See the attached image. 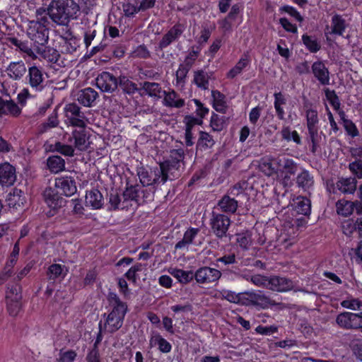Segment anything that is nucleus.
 I'll return each mask as SVG.
<instances>
[{"instance_id":"f257e3e1","label":"nucleus","mask_w":362,"mask_h":362,"mask_svg":"<svg viewBox=\"0 0 362 362\" xmlns=\"http://www.w3.org/2000/svg\"><path fill=\"white\" fill-rule=\"evenodd\" d=\"M107 299L111 310L107 315H103L105 322L103 327L100 326V332L103 329L104 332L112 333L122 326L127 312V305L122 302L115 293H110Z\"/></svg>"},{"instance_id":"f03ea898","label":"nucleus","mask_w":362,"mask_h":362,"mask_svg":"<svg viewBox=\"0 0 362 362\" xmlns=\"http://www.w3.org/2000/svg\"><path fill=\"white\" fill-rule=\"evenodd\" d=\"M79 11L74 0L52 1L47 7V15L59 25H66L69 20L76 18Z\"/></svg>"},{"instance_id":"7ed1b4c3","label":"nucleus","mask_w":362,"mask_h":362,"mask_svg":"<svg viewBox=\"0 0 362 362\" xmlns=\"http://www.w3.org/2000/svg\"><path fill=\"white\" fill-rule=\"evenodd\" d=\"M173 167L169 161H165L160 164L159 168L149 170L140 169L138 176L143 186H150L159 182L165 183L169 178V173Z\"/></svg>"},{"instance_id":"20e7f679","label":"nucleus","mask_w":362,"mask_h":362,"mask_svg":"<svg viewBox=\"0 0 362 362\" xmlns=\"http://www.w3.org/2000/svg\"><path fill=\"white\" fill-rule=\"evenodd\" d=\"M276 165V176L284 186H290L293 182L292 177L297 170V165L292 159L284 156L276 157V161L274 163Z\"/></svg>"},{"instance_id":"39448f33","label":"nucleus","mask_w":362,"mask_h":362,"mask_svg":"<svg viewBox=\"0 0 362 362\" xmlns=\"http://www.w3.org/2000/svg\"><path fill=\"white\" fill-rule=\"evenodd\" d=\"M46 23L40 21H30L28 23L27 35L35 45H45L49 39V30Z\"/></svg>"},{"instance_id":"423d86ee","label":"nucleus","mask_w":362,"mask_h":362,"mask_svg":"<svg viewBox=\"0 0 362 362\" xmlns=\"http://www.w3.org/2000/svg\"><path fill=\"white\" fill-rule=\"evenodd\" d=\"M243 304L254 305L265 309L274 305V303L261 291H248L243 293Z\"/></svg>"},{"instance_id":"0eeeda50","label":"nucleus","mask_w":362,"mask_h":362,"mask_svg":"<svg viewBox=\"0 0 362 362\" xmlns=\"http://www.w3.org/2000/svg\"><path fill=\"white\" fill-rule=\"evenodd\" d=\"M27 79L30 86L36 92H41L45 86V74L40 68L36 66L28 69Z\"/></svg>"},{"instance_id":"6e6552de","label":"nucleus","mask_w":362,"mask_h":362,"mask_svg":"<svg viewBox=\"0 0 362 362\" xmlns=\"http://www.w3.org/2000/svg\"><path fill=\"white\" fill-rule=\"evenodd\" d=\"M230 224V218L223 214H213V217L211 219L212 230L218 238H222L226 235Z\"/></svg>"},{"instance_id":"1a4fd4ad","label":"nucleus","mask_w":362,"mask_h":362,"mask_svg":"<svg viewBox=\"0 0 362 362\" xmlns=\"http://www.w3.org/2000/svg\"><path fill=\"white\" fill-rule=\"evenodd\" d=\"M360 313H354L350 312L342 313L337 317V325L344 329H359Z\"/></svg>"},{"instance_id":"9d476101","label":"nucleus","mask_w":362,"mask_h":362,"mask_svg":"<svg viewBox=\"0 0 362 362\" xmlns=\"http://www.w3.org/2000/svg\"><path fill=\"white\" fill-rule=\"evenodd\" d=\"M54 186L58 193L66 197H71L77 191L75 181L71 177H60L56 178Z\"/></svg>"},{"instance_id":"9b49d317","label":"nucleus","mask_w":362,"mask_h":362,"mask_svg":"<svg viewBox=\"0 0 362 362\" xmlns=\"http://www.w3.org/2000/svg\"><path fill=\"white\" fill-rule=\"evenodd\" d=\"M97 87L103 92H113L118 86V80L109 72H103L96 78Z\"/></svg>"},{"instance_id":"f8f14e48","label":"nucleus","mask_w":362,"mask_h":362,"mask_svg":"<svg viewBox=\"0 0 362 362\" xmlns=\"http://www.w3.org/2000/svg\"><path fill=\"white\" fill-rule=\"evenodd\" d=\"M194 275L197 283L209 284L219 279L221 276V273L218 269L204 267L199 269Z\"/></svg>"},{"instance_id":"ddd939ff","label":"nucleus","mask_w":362,"mask_h":362,"mask_svg":"<svg viewBox=\"0 0 362 362\" xmlns=\"http://www.w3.org/2000/svg\"><path fill=\"white\" fill-rule=\"evenodd\" d=\"M16 180L15 168L8 163L0 165V185L3 187H9Z\"/></svg>"},{"instance_id":"4468645a","label":"nucleus","mask_w":362,"mask_h":362,"mask_svg":"<svg viewBox=\"0 0 362 362\" xmlns=\"http://www.w3.org/2000/svg\"><path fill=\"white\" fill-rule=\"evenodd\" d=\"M69 141L79 151L87 150L90 144V137L85 129H74L72 132V137L70 138Z\"/></svg>"},{"instance_id":"2eb2a0df","label":"nucleus","mask_w":362,"mask_h":362,"mask_svg":"<svg viewBox=\"0 0 362 362\" xmlns=\"http://www.w3.org/2000/svg\"><path fill=\"white\" fill-rule=\"evenodd\" d=\"M185 30V26L180 23L175 24L165 34L159 42V47L163 49L170 45L173 42L179 39Z\"/></svg>"},{"instance_id":"dca6fc26","label":"nucleus","mask_w":362,"mask_h":362,"mask_svg":"<svg viewBox=\"0 0 362 362\" xmlns=\"http://www.w3.org/2000/svg\"><path fill=\"white\" fill-rule=\"evenodd\" d=\"M22 108L20 107L12 100H4L0 98V117L9 116L17 117L21 113Z\"/></svg>"},{"instance_id":"f3484780","label":"nucleus","mask_w":362,"mask_h":362,"mask_svg":"<svg viewBox=\"0 0 362 362\" xmlns=\"http://www.w3.org/2000/svg\"><path fill=\"white\" fill-rule=\"evenodd\" d=\"M268 289L277 292H286L293 287V282L285 277L272 276L269 278Z\"/></svg>"},{"instance_id":"a211bd4d","label":"nucleus","mask_w":362,"mask_h":362,"mask_svg":"<svg viewBox=\"0 0 362 362\" xmlns=\"http://www.w3.org/2000/svg\"><path fill=\"white\" fill-rule=\"evenodd\" d=\"M58 191L52 187L46 188L44 191V199L47 205L52 210H57L64 203V199L59 196Z\"/></svg>"},{"instance_id":"6ab92c4d","label":"nucleus","mask_w":362,"mask_h":362,"mask_svg":"<svg viewBox=\"0 0 362 362\" xmlns=\"http://www.w3.org/2000/svg\"><path fill=\"white\" fill-rule=\"evenodd\" d=\"M85 203L93 209H101L104 204L103 197L98 189H93L86 192Z\"/></svg>"},{"instance_id":"aec40b11","label":"nucleus","mask_w":362,"mask_h":362,"mask_svg":"<svg viewBox=\"0 0 362 362\" xmlns=\"http://www.w3.org/2000/svg\"><path fill=\"white\" fill-rule=\"evenodd\" d=\"M35 50L37 57L42 58L49 62L55 63L59 57V54L57 49L45 47V45H35Z\"/></svg>"},{"instance_id":"412c9836","label":"nucleus","mask_w":362,"mask_h":362,"mask_svg":"<svg viewBox=\"0 0 362 362\" xmlns=\"http://www.w3.org/2000/svg\"><path fill=\"white\" fill-rule=\"evenodd\" d=\"M62 49L67 53H72L75 52L79 47V41L76 37L69 30L66 31L63 35L61 36Z\"/></svg>"},{"instance_id":"4be33fe9","label":"nucleus","mask_w":362,"mask_h":362,"mask_svg":"<svg viewBox=\"0 0 362 362\" xmlns=\"http://www.w3.org/2000/svg\"><path fill=\"white\" fill-rule=\"evenodd\" d=\"M312 71L321 84L328 85L329 83V72L323 62H314L312 65Z\"/></svg>"},{"instance_id":"5701e85b","label":"nucleus","mask_w":362,"mask_h":362,"mask_svg":"<svg viewBox=\"0 0 362 362\" xmlns=\"http://www.w3.org/2000/svg\"><path fill=\"white\" fill-rule=\"evenodd\" d=\"M26 72V67L23 62H13L6 69L8 76L13 80H20Z\"/></svg>"},{"instance_id":"b1692460","label":"nucleus","mask_w":362,"mask_h":362,"mask_svg":"<svg viewBox=\"0 0 362 362\" xmlns=\"http://www.w3.org/2000/svg\"><path fill=\"white\" fill-rule=\"evenodd\" d=\"M25 201L23 192L19 189H13L7 196L6 202L10 208L18 209L22 206Z\"/></svg>"},{"instance_id":"393cba45","label":"nucleus","mask_w":362,"mask_h":362,"mask_svg":"<svg viewBox=\"0 0 362 362\" xmlns=\"http://www.w3.org/2000/svg\"><path fill=\"white\" fill-rule=\"evenodd\" d=\"M98 97V93L91 88H87L80 91L78 96V102L86 107L92 106Z\"/></svg>"},{"instance_id":"a878e982","label":"nucleus","mask_w":362,"mask_h":362,"mask_svg":"<svg viewBox=\"0 0 362 362\" xmlns=\"http://www.w3.org/2000/svg\"><path fill=\"white\" fill-rule=\"evenodd\" d=\"M199 230L195 228H190L184 233L183 238L175 245L176 249H187L189 245L194 243V238L197 237Z\"/></svg>"},{"instance_id":"bb28decb","label":"nucleus","mask_w":362,"mask_h":362,"mask_svg":"<svg viewBox=\"0 0 362 362\" xmlns=\"http://www.w3.org/2000/svg\"><path fill=\"white\" fill-rule=\"evenodd\" d=\"M307 126L312 140L317 134V124L318 123L317 112L315 110L310 109L306 112Z\"/></svg>"},{"instance_id":"cd10ccee","label":"nucleus","mask_w":362,"mask_h":362,"mask_svg":"<svg viewBox=\"0 0 362 362\" xmlns=\"http://www.w3.org/2000/svg\"><path fill=\"white\" fill-rule=\"evenodd\" d=\"M346 28L345 20L340 15L335 14L332 18L331 32L329 34L343 35Z\"/></svg>"},{"instance_id":"c85d7f7f","label":"nucleus","mask_w":362,"mask_h":362,"mask_svg":"<svg viewBox=\"0 0 362 362\" xmlns=\"http://www.w3.org/2000/svg\"><path fill=\"white\" fill-rule=\"evenodd\" d=\"M211 96L213 98V107L220 112H226L228 105L226 97L218 90H212Z\"/></svg>"},{"instance_id":"c756f323","label":"nucleus","mask_w":362,"mask_h":362,"mask_svg":"<svg viewBox=\"0 0 362 362\" xmlns=\"http://www.w3.org/2000/svg\"><path fill=\"white\" fill-rule=\"evenodd\" d=\"M336 187L343 193L352 194L356 189V180L354 178H341L336 183Z\"/></svg>"},{"instance_id":"7c9ffc66","label":"nucleus","mask_w":362,"mask_h":362,"mask_svg":"<svg viewBox=\"0 0 362 362\" xmlns=\"http://www.w3.org/2000/svg\"><path fill=\"white\" fill-rule=\"evenodd\" d=\"M168 272L182 284L190 282L194 276L192 271H185L177 268H170Z\"/></svg>"},{"instance_id":"2f4dec72","label":"nucleus","mask_w":362,"mask_h":362,"mask_svg":"<svg viewBox=\"0 0 362 362\" xmlns=\"http://www.w3.org/2000/svg\"><path fill=\"white\" fill-rule=\"evenodd\" d=\"M215 296L216 298H222L230 303H243V293H235L233 291L223 289L221 291H218Z\"/></svg>"},{"instance_id":"473e14b6","label":"nucleus","mask_w":362,"mask_h":362,"mask_svg":"<svg viewBox=\"0 0 362 362\" xmlns=\"http://www.w3.org/2000/svg\"><path fill=\"white\" fill-rule=\"evenodd\" d=\"M150 345L151 347L158 346L162 353H169L172 349L171 344L160 334H156L150 339Z\"/></svg>"},{"instance_id":"72a5a7b5","label":"nucleus","mask_w":362,"mask_h":362,"mask_svg":"<svg viewBox=\"0 0 362 362\" xmlns=\"http://www.w3.org/2000/svg\"><path fill=\"white\" fill-rule=\"evenodd\" d=\"M49 170L53 173H59L65 169L64 160L58 156H49L47 160Z\"/></svg>"},{"instance_id":"f704fd0d","label":"nucleus","mask_w":362,"mask_h":362,"mask_svg":"<svg viewBox=\"0 0 362 362\" xmlns=\"http://www.w3.org/2000/svg\"><path fill=\"white\" fill-rule=\"evenodd\" d=\"M294 209L300 214L308 215L310 212V201L303 197H298L294 201Z\"/></svg>"},{"instance_id":"c9c22d12","label":"nucleus","mask_w":362,"mask_h":362,"mask_svg":"<svg viewBox=\"0 0 362 362\" xmlns=\"http://www.w3.org/2000/svg\"><path fill=\"white\" fill-rule=\"evenodd\" d=\"M163 93L164 103L165 105L174 107H181L184 105V100L179 98L177 94L174 90L169 92L163 91Z\"/></svg>"},{"instance_id":"e433bc0d","label":"nucleus","mask_w":362,"mask_h":362,"mask_svg":"<svg viewBox=\"0 0 362 362\" xmlns=\"http://www.w3.org/2000/svg\"><path fill=\"white\" fill-rule=\"evenodd\" d=\"M219 209L226 213H234L238 208L237 201L230 197L229 196H224L218 203Z\"/></svg>"},{"instance_id":"4c0bfd02","label":"nucleus","mask_w":362,"mask_h":362,"mask_svg":"<svg viewBox=\"0 0 362 362\" xmlns=\"http://www.w3.org/2000/svg\"><path fill=\"white\" fill-rule=\"evenodd\" d=\"M109 204L112 209H123L128 208L129 204H126L122 199V194H119L116 191H111L109 197Z\"/></svg>"},{"instance_id":"58836bf2","label":"nucleus","mask_w":362,"mask_h":362,"mask_svg":"<svg viewBox=\"0 0 362 362\" xmlns=\"http://www.w3.org/2000/svg\"><path fill=\"white\" fill-rule=\"evenodd\" d=\"M337 214L344 216H348L352 214L355 204L354 202L345 199L339 200L336 204Z\"/></svg>"},{"instance_id":"ea45409f","label":"nucleus","mask_w":362,"mask_h":362,"mask_svg":"<svg viewBox=\"0 0 362 362\" xmlns=\"http://www.w3.org/2000/svg\"><path fill=\"white\" fill-rule=\"evenodd\" d=\"M276 161V157L264 158L259 164L260 170L267 176L276 175V165L274 163Z\"/></svg>"},{"instance_id":"a19ab883","label":"nucleus","mask_w":362,"mask_h":362,"mask_svg":"<svg viewBox=\"0 0 362 362\" xmlns=\"http://www.w3.org/2000/svg\"><path fill=\"white\" fill-rule=\"evenodd\" d=\"M313 177L310 173L305 170L301 172L297 177V183L304 190H309L313 185Z\"/></svg>"},{"instance_id":"79ce46f5","label":"nucleus","mask_w":362,"mask_h":362,"mask_svg":"<svg viewBox=\"0 0 362 362\" xmlns=\"http://www.w3.org/2000/svg\"><path fill=\"white\" fill-rule=\"evenodd\" d=\"M215 142L212 136L204 132H200L199 138L198 139L197 147L201 150L211 148Z\"/></svg>"},{"instance_id":"37998d69","label":"nucleus","mask_w":362,"mask_h":362,"mask_svg":"<svg viewBox=\"0 0 362 362\" xmlns=\"http://www.w3.org/2000/svg\"><path fill=\"white\" fill-rule=\"evenodd\" d=\"M139 197V187L138 186L127 187L125 191L122 193V199L125 201L126 204L132 206V202H136Z\"/></svg>"},{"instance_id":"c03bdc74","label":"nucleus","mask_w":362,"mask_h":362,"mask_svg":"<svg viewBox=\"0 0 362 362\" xmlns=\"http://www.w3.org/2000/svg\"><path fill=\"white\" fill-rule=\"evenodd\" d=\"M249 63L247 55L243 56L235 66L232 68L227 74V77L230 78H235L237 75L240 74L243 69H245Z\"/></svg>"},{"instance_id":"a18cd8bd","label":"nucleus","mask_w":362,"mask_h":362,"mask_svg":"<svg viewBox=\"0 0 362 362\" xmlns=\"http://www.w3.org/2000/svg\"><path fill=\"white\" fill-rule=\"evenodd\" d=\"M194 82L199 88L206 90L209 86V76L202 71H197L194 73Z\"/></svg>"},{"instance_id":"49530a36","label":"nucleus","mask_w":362,"mask_h":362,"mask_svg":"<svg viewBox=\"0 0 362 362\" xmlns=\"http://www.w3.org/2000/svg\"><path fill=\"white\" fill-rule=\"evenodd\" d=\"M21 288L18 285L14 284L8 288L6 294V300L8 301H19L21 300Z\"/></svg>"},{"instance_id":"de8ad7c7","label":"nucleus","mask_w":362,"mask_h":362,"mask_svg":"<svg viewBox=\"0 0 362 362\" xmlns=\"http://www.w3.org/2000/svg\"><path fill=\"white\" fill-rule=\"evenodd\" d=\"M282 138L287 141H293L297 144H300V137L298 133L295 130H291L288 127H283L281 130Z\"/></svg>"},{"instance_id":"09e8293b","label":"nucleus","mask_w":362,"mask_h":362,"mask_svg":"<svg viewBox=\"0 0 362 362\" xmlns=\"http://www.w3.org/2000/svg\"><path fill=\"white\" fill-rule=\"evenodd\" d=\"M18 258L10 256L4 268V271L0 273V284H3L6 279L12 274V268L16 264Z\"/></svg>"},{"instance_id":"8fccbe9b","label":"nucleus","mask_w":362,"mask_h":362,"mask_svg":"<svg viewBox=\"0 0 362 362\" xmlns=\"http://www.w3.org/2000/svg\"><path fill=\"white\" fill-rule=\"evenodd\" d=\"M118 85L128 94L134 93L136 90V85L126 76H121Z\"/></svg>"},{"instance_id":"3c124183","label":"nucleus","mask_w":362,"mask_h":362,"mask_svg":"<svg viewBox=\"0 0 362 362\" xmlns=\"http://www.w3.org/2000/svg\"><path fill=\"white\" fill-rule=\"evenodd\" d=\"M144 89L150 96L160 98L162 90L158 83L153 82H145L144 83Z\"/></svg>"},{"instance_id":"603ef678","label":"nucleus","mask_w":362,"mask_h":362,"mask_svg":"<svg viewBox=\"0 0 362 362\" xmlns=\"http://www.w3.org/2000/svg\"><path fill=\"white\" fill-rule=\"evenodd\" d=\"M66 274V270L65 269V267L64 265L59 264H54L49 266L48 275L50 279H55L61 276H65Z\"/></svg>"},{"instance_id":"864d4df0","label":"nucleus","mask_w":362,"mask_h":362,"mask_svg":"<svg viewBox=\"0 0 362 362\" xmlns=\"http://www.w3.org/2000/svg\"><path fill=\"white\" fill-rule=\"evenodd\" d=\"M189 71V68L184 64H180L176 71V82L175 86L177 87H182L185 82V78Z\"/></svg>"},{"instance_id":"5fc2aeb1","label":"nucleus","mask_w":362,"mask_h":362,"mask_svg":"<svg viewBox=\"0 0 362 362\" xmlns=\"http://www.w3.org/2000/svg\"><path fill=\"white\" fill-rule=\"evenodd\" d=\"M302 40L305 46L311 52H316L320 49V45L315 37L308 36L307 35H303Z\"/></svg>"},{"instance_id":"6e6d98bb","label":"nucleus","mask_w":362,"mask_h":362,"mask_svg":"<svg viewBox=\"0 0 362 362\" xmlns=\"http://www.w3.org/2000/svg\"><path fill=\"white\" fill-rule=\"evenodd\" d=\"M341 305L343 308L354 310L362 308V302L357 298L349 297L341 301Z\"/></svg>"},{"instance_id":"4d7b16f0","label":"nucleus","mask_w":362,"mask_h":362,"mask_svg":"<svg viewBox=\"0 0 362 362\" xmlns=\"http://www.w3.org/2000/svg\"><path fill=\"white\" fill-rule=\"evenodd\" d=\"M123 11L126 16L130 17L139 12L140 8L136 1L131 2L128 1L123 5Z\"/></svg>"},{"instance_id":"13d9d810","label":"nucleus","mask_w":362,"mask_h":362,"mask_svg":"<svg viewBox=\"0 0 362 362\" xmlns=\"http://www.w3.org/2000/svg\"><path fill=\"white\" fill-rule=\"evenodd\" d=\"M77 356V354L75 351L67 350L60 351L59 357L57 359V362H74Z\"/></svg>"},{"instance_id":"bf43d9fd","label":"nucleus","mask_w":362,"mask_h":362,"mask_svg":"<svg viewBox=\"0 0 362 362\" xmlns=\"http://www.w3.org/2000/svg\"><path fill=\"white\" fill-rule=\"evenodd\" d=\"M325 96L329 104L335 110H339L340 108V102L338 96L334 90L327 89L325 90Z\"/></svg>"},{"instance_id":"052dcab7","label":"nucleus","mask_w":362,"mask_h":362,"mask_svg":"<svg viewBox=\"0 0 362 362\" xmlns=\"http://www.w3.org/2000/svg\"><path fill=\"white\" fill-rule=\"evenodd\" d=\"M6 307L8 314L12 317H16L21 310V300L8 301L6 302Z\"/></svg>"},{"instance_id":"680f3d73","label":"nucleus","mask_w":362,"mask_h":362,"mask_svg":"<svg viewBox=\"0 0 362 362\" xmlns=\"http://www.w3.org/2000/svg\"><path fill=\"white\" fill-rule=\"evenodd\" d=\"M14 43L21 51L25 52L32 59L37 58L35 50L34 51L32 48H30L27 43L18 41L17 40H14Z\"/></svg>"},{"instance_id":"e2e57ef3","label":"nucleus","mask_w":362,"mask_h":362,"mask_svg":"<svg viewBox=\"0 0 362 362\" xmlns=\"http://www.w3.org/2000/svg\"><path fill=\"white\" fill-rule=\"evenodd\" d=\"M210 125L214 131L220 132L224 127V121L218 115L213 114L211 117Z\"/></svg>"},{"instance_id":"0e129e2a","label":"nucleus","mask_w":362,"mask_h":362,"mask_svg":"<svg viewBox=\"0 0 362 362\" xmlns=\"http://www.w3.org/2000/svg\"><path fill=\"white\" fill-rule=\"evenodd\" d=\"M251 237L249 232H245L237 235V243L241 247L247 249L251 244Z\"/></svg>"},{"instance_id":"69168bd1","label":"nucleus","mask_w":362,"mask_h":362,"mask_svg":"<svg viewBox=\"0 0 362 362\" xmlns=\"http://www.w3.org/2000/svg\"><path fill=\"white\" fill-rule=\"evenodd\" d=\"M269 278L257 274L254 275L251 277V281L256 286H263L267 288H268V286L269 285Z\"/></svg>"},{"instance_id":"338daca9","label":"nucleus","mask_w":362,"mask_h":362,"mask_svg":"<svg viewBox=\"0 0 362 362\" xmlns=\"http://www.w3.org/2000/svg\"><path fill=\"white\" fill-rule=\"evenodd\" d=\"M192 101L196 105V112L199 118L202 119L209 113V108L204 106V105L197 99H193Z\"/></svg>"},{"instance_id":"774afa93","label":"nucleus","mask_w":362,"mask_h":362,"mask_svg":"<svg viewBox=\"0 0 362 362\" xmlns=\"http://www.w3.org/2000/svg\"><path fill=\"white\" fill-rule=\"evenodd\" d=\"M349 169L358 178H362V163L352 162L349 164Z\"/></svg>"}]
</instances>
